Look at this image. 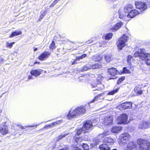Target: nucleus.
I'll return each instance as SVG.
<instances>
[{"mask_svg":"<svg viewBox=\"0 0 150 150\" xmlns=\"http://www.w3.org/2000/svg\"><path fill=\"white\" fill-rule=\"evenodd\" d=\"M134 57H139L142 60H144L148 65L150 66V54L147 52L143 49H142L135 52Z\"/></svg>","mask_w":150,"mask_h":150,"instance_id":"1","label":"nucleus"},{"mask_svg":"<svg viewBox=\"0 0 150 150\" xmlns=\"http://www.w3.org/2000/svg\"><path fill=\"white\" fill-rule=\"evenodd\" d=\"M132 5L126 6L125 8L123 11L122 12L119 11V17L120 18L124 19L125 21L129 20L128 18V12L132 9Z\"/></svg>","mask_w":150,"mask_h":150,"instance_id":"2","label":"nucleus"},{"mask_svg":"<svg viewBox=\"0 0 150 150\" xmlns=\"http://www.w3.org/2000/svg\"><path fill=\"white\" fill-rule=\"evenodd\" d=\"M105 140L107 144H103L100 145L99 148L101 150H110V148L108 146V144L112 145L114 142V140L110 137L106 138Z\"/></svg>","mask_w":150,"mask_h":150,"instance_id":"3","label":"nucleus"},{"mask_svg":"<svg viewBox=\"0 0 150 150\" xmlns=\"http://www.w3.org/2000/svg\"><path fill=\"white\" fill-rule=\"evenodd\" d=\"M128 37L124 34L123 36L120 38L117 42V47L118 49L121 50L126 45L125 42L127 41Z\"/></svg>","mask_w":150,"mask_h":150,"instance_id":"4","label":"nucleus"},{"mask_svg":"<svg viewBox=\"0 0 150 150\" xmlns=\"http://www.w3.org/2000/svg\"><path fill=\"white\" fill-rule=\"evenodd\" d=\"M128 117L126 114H124L121 115L117 118V124H125L128 123Z\"/></svg>","mask_w":150,"mask_h":150,"instance_id":"5","label":"nucleus"},{"mask_svg":"<svg viewBox=\"0 0 150 150\" xmlns=\"http://www.w3.org/2000/svg\"><path fill=\"white\" fill-rule=\"evenodd\" d=\"M137 143L140 146L139 150H148L147 141L146 140L139 139L137 141Z\"/></svg>","mask_w":150,"mask_h":150,"instance_id":"6","label":"nucleus"},{"mask_svg":"<svg viewBox=\"0 0 150 150\" xmlns=\"http://www.w3.org/2000/svg\"><path fill=\"white\" fill-rule=\"evenodd\" d=\"M108 72L112 76L111 77H110V79H116L117 77L116 75L117 74H120V73L114 67L108 69Z\"/></svg>","mask_w":150,"mask_h":150,"instance_id":"7","label":"nucleus"},{"mask_svg":"<svg viewBox=\"0 0 150 150\" xmlns=\"http://www.w3.org/2000/svg\"><path fill=\"white\" fill-rule=\"evenodd\" d=\"M79 116V114L77 111L76 108L75 109L71 108L69 112V114L67 115V118L69 119L76 117Z\"/></svg>","mask_w":150,"mask_h":150,"instance_id":"8","label":"nucleus"},{"mask_svg":"<svg viewBox=\"0 0 150 150\" xmlns=\"http://www.w3.org/2000/svg\"><path fill=\"white\" fill-rule=\"evenodd\" d=\"M132 103L130 102L123 103L117 106V108L119 109H127L132 108Z\"/></svg>","mask_w":150,"mask_h":150,"instance_id":"9","label":"nucleus"},{"mask_svg":"<svg viewBox=\"0 0 150 150\" xmlns=\"http://www.w3.org/2000/svg\"><path fill=\"white\" fill-rule=\"evenodd\" d=\"M135 4L136 8L140 10V12L144 11L147 8V5L143 2H136Z\"/></svg>","mask_w":150,"mask_h":150,"instance_id":"10","label":"nucleus"},{"mask_svg":"<svg viewBox=\"0 0 150 150\" xmlns=\"http://www.w3.org/2000/svg\"><path fill=\"white\" fill-rule=\"evenodd\" d=\"M51 54V52H49L45 51L41 54L39 56L38 58L41 61H44L45 60L48 58Z\"/></svg>","mask_w":150,"mask_h":150,"instance_id":"11","label":"nucleus"},{"mask_svg":"<svg viewBox=\"0 0 150 150\" xmlns=\"http://www.w3.org/2000/svg\"><path fill=\"white\" fill-rule=\"evenodd\" d=\"M139 128L142 129H145L150 127V122L143 121L140 122L139 125Z\"/></svg>","mask_w":150,"mask_h":150,"instance_id":"12","label":"nucleus"},{"mask_svg":"<svg viewBox=\"0 0 150 150\" xmlns=\"http://www.w3.org/2000/svg\"><path fill=\"white\" fill-rule=\"evenodd\" d=\"M130 138V136L128 133L125 132L121 134L120 136L119 139L122 142L123 141L129 140Z\"/></svg>","mask_w":150,"mask_h":150,"instance_id":"13","label":"nucleus"},{"mask_svg":"<svg viewBox=\"0 0 150 150\" xmlns=\"http://www.w3.org/2000/svg\"><path fill=\"white\" fill-rule=\"evenodd\" d=\"M137 144L135 142H130L127 145V150H137Z\"/></svg>","mask_w":150,"mask_h":150,"instance_id":"14","label":"nucleus"},{"mask_svg":"<svg viewBox=\"0 0 150 150\" xmlns=\"http://www.w3.org/2000/svg\"><path fill=\"white\" fill-rule=\"evenodd\" d=\"M123 23L122 22H119L117 23L113 27H110V29L112 30V31L115 32L118 30L122 25Z\"/></svg>","mask_w":150,"mask_h":150,"instance_id":"15","label":"nucleus"},{"mask_svg":"<svg viewBox=\"0 0 150 150\" xmlns=\"http://www.w3.org/2000/svg\"><path fill=\"white\" fill-rule=\"evenodd\" d=\"M129 11V12H128V18H133L138 14L139 13V12L138 11H136L135 10H132Z\"/></svg>","mask_w":150,"mask_h":150,"instance_id":"16","label":"nucleus"},{"mask_svg":"<svg viewBox=\"0 0 150 150\" xmlns=\"http://www.w3.org/2000/svg\"><path fill=\"white\" fill-rule=\"evenodd\" d=\"M42 71V70L40 69H34L31 70L30 73L32 75L37 77L40 74Z\"/></svg>","mask_w":150,"mask_h":150,"instance_id":"17","label":"nucleus"},{"mask_svg":"<svg viewBox=\"0 0 150 150\" xmlns=\"http://www.w3.org/2000/svg\"><path fill=\"white\" fill-rule=\"evenodd\" d=\"M112 116L106 117L103 120L104 125H108L111 124L112 122Z\"/></svg>","mask_w":150,"mask_h":150,"instance_id":"18","label":"nucleus"},{"mask_svg":"<svg viewBox=\"0 0 150 150\" xmlns=\"http://www.w3.org/2000/svg\"><path fill=\"white\" fill-rule=\"evenodd\" d=\"M93 124L92 123L89 121H87L83 125V128L85 130H88L91 129L92 127Z\"/></svg>","mask_w":150,"mask_h":150,"instance_id":"19","label":"nucleus"},{"mask_svg":"<svg viewBox=\"0 0 150 150\" xmlns=\"http://www.w3.org/2000/svg\"><path fill=\"white\" fill-rule=\"evenodd\" d=\"M76 109L79 116L84 114L86 111L85 107L83 106L78 107Z\"/></svg>","mask_w":150,"mask_h":150,"instance_id":"20","label":"nucleus"},{"mask_svg":"<svg viewBox=\"0 0 150 150\" xmlns=\"http://www.w3.org/2000/svg\"><path fill=\"white\" fill-rule=\"evenodd\" d=\"M122 127L120 126H114L111 129L112 132L117 133L120 132L122 130Z\"/></svg>","mask_w":150,"mask_h":150,"instance_id":"21","label":"nucleus"},{"mask_svg":"<svg viewBox=\"0 0 150 150\" xmlns=\"http://www.w3.org/2000/svg\"><path fill=\"white\" fill-rule=\"evenodd\" d=\"M102 56L101 55H96L93 57V61H99L102 59Z\"/></svg>","mask_w":150,"mask_h":150,"instance_id":"22","label":"nucleus"},{"mask_svg":"<svg viewBox=\"0 0 150 150\" xmlns=\"http://www.w3.org/2000/svg\"><path fill=\"white\" fill-rule=\"evenodd\" d=\"M22 32L21 31H14L10 35L9 37L10 38H13L14 36L21 34H22Z\"/></svg>","mask_w":150,"mask_h":150,"instance_id":"23","label":"nucleus"},{"mask_svg":"<svg viewBox=\"0 0 150 150\" xmlns=\"http://www.w3.org/2000/svg\"><path fill=\"white\" fill-rule=\"evenodd\" d=\"M91 69H94L101 68L102 67V65H101L100 63H96L94 64H92L91 65Z\"/></svg>","mask_w":150,"mask_h":150,"instance_id":"24","label":"nucleus"},{"mask_svg":"<svg viewBox=\"0 0 150 150\" xmlns=\"http://www.w3.org/2000/svg\"><path fill=\"white\" fill-rule=\"evenodd\" d=\"M119 89V87H117L115 89L112 90V91L109 92L108 94L107 95H113L115 93H117Z\"/></svg>","mask_w":150,"mask_h":150,"instance_id":"25","label":"nucleus"},{"mask_svg":"<svg viewBox=\"0 0 150 150\" xmlns=\"http://www.w3.org/2000/svg\"><path fill=\"white\" fill-rule=\"evenodd\" d=\"M132 71L127 69L126 67H124L122 71L120 73V74L123 73L129 74L131 73Z\"/></svg>","mask_w":150,"mask_h":150,"instance_id":"26","label":"nucleus"},{"mask_svg":"<svg viewBox=\"0 0 150 150\" xmlns=\"http://www.w3.org/2000/svg\"><path fill=\"white\" fill-rule=\"evenodd\" d=\"M68 134H62L60 135L59 136L56 138V140L57 142H58L60 140L63 139L64 137L66 135Z\"/></svg>","mask_w":150,"mask_h":150,"instance_id":"27","label":"nucleus"},{"mask_svg":"<svg viewBox=\"0 0 150 150\" xmlns=\"http://www.w3.org/2000/svg\"><path fill=\"white\" fill-rule=\"evenodd\" d=\"M105 59L106 61L108 62H110L111 60V55L110 54L105 55Z\"/></svg>","mask_w":150,"mask_h":150,"instance_id":"28","label":"nucleus"},{"mask_svg":"<svg viewBox=\"0 0 150 150\" xmlns=\"http://www.w3.org/2000/svg\"><path fill=\"white\" fill-rule=\"evenodd\" d=\"M15 42H13L11 43H9L8 42H6V46L7 47L11 48L13 46V45L14 44Z\"/></svg>","mask_w":150,"mask_h":150,"instance_id":"29","label":"nucleus"},{"mask_svg":"<svg viewBox=\"0 0 150 150\" xmlns=\"http://www.w3.org/2000/svg\"><path fill=\"white\" fill-rule=\"evenodd\" d=\"M3 134H6L8 133V129L7 127H5L4 128H3V129L1 131Z\"/></svg>","mask_w":150,"mask_h":150,"instance_id":"30","label":"nucleus"},{"mask_svg":"<svg viewBox=\"0 0 150 150\" xmlns=\"http://www.w3.org/2000/svg\"><path fill=\"white\" fill-rule=\"evenodd\" d=\"M89 69H91V65H86L83 67L82 70L86 71Z\"/></svg>","mask_w":150,"mask_h":150,"instance_id":"31","label":"nucleus"},{"mask_svg":"<svg viewBox=\"0 0 150 150\" xmlns=\"http://www.w3.org/2000/svg\"><path fill=\"white\" fill-rule=\"evenodd\" d=\"M98 96H96L94 98L90 101L88 103V105H89L90 103H94L96 102H97L98 101Z\"/></svg>","mask_w":150,"mask_h":150,"instance_id":"32","label":"nucleus"},{"mask_svg":"<svg viewBox=\"0 0 150 150\" xmlns=\"http://www.w3.org/2000/svg\"><path fill=\"white\" fill-rule=\"evenodd\" d=\"M83 128H81L76 130L75 132L76 133V134L78 135H79L81 134L84 131Z\"/></svg>","mask_w":150,"mask_h":150,"instance_id":"33","label":"nucleus"},{"mask_svg":"<svg viewBox=\"0 0 150 150\" xmlns=\"http://www.w3.org/2000/svg\"><path fill=\"white\" fill-rule=\"evenodd\" d=\"M49 48L50 49L52 50V51L53 49L56 48L54 41H52V43L50 44L49 46Z\"/></svg>","mask_w":150,"mask_h":150,"instance_id":"34","label":"nucleus"},{"mask_svg":"<svg viewBox=\"0 0 150 150\" xmlns=\"http://www.w3.org/2000/svg\"><path fill=\"white\" fill-rule=\"evenodd\" d=\"M112 33L107 34L105 37V39H110L112 37Z\"/></svg>","mask_w":150,"mask_h":150,"instance_id":"35","label":"nucleus"},{"mask_svg":"<svg viewBox=\"0 0 150 150\" xmlns=\"http://www.w3.org/2000/svg\"><path fill=\"white\" fill-rule=\"evenodd\" d=\"M102 76L100 75L98 76L96 79L97 81L98 82V83L97 84H102V83L101 81H102Z\"/></svg>","mask_w":150,"mask_h":150,"instance_id":"36","label":"nucleus"},{"mask_svg":"<svg viewBox=\"0 0 150 150\" xmlns=\"http://www.w3.org/2000/svg\"><path fill=\"white\" fill-rule=\"evenodd\" d=\"M61 121L62 120H58L57 121L54 122L52 123L51 125H48V126L50 127H52L54 125H56L57 124H59L60 122H62Z\"/></svg>","mask_w":150,"mask_h":150,"instance_id":"37","label":"nucleus"},{"mask_svg":"<svg viewBox=\"0 0 150 150\" xmlns=\"http://www.w3.org/2000/svg\"><path fill=\"white\" fill-rule=\"evenodd\" d=\"M86 54H83L80 57H76V60H78V61L79 60L81 59H82L83 58L86 57Z\"/></svg>","mask_w":150,"mask_h":150,"instance_id":"38","label":"nucleus"},{"mask_svg":"<svg viewBox=\"0 0 150 150\" xmlns=\"http://www.w3.org/2000/svg\"><path fill=\"white\" fill-rule=\"evenodd\" d=\"M46 12L45 11L41 13V15L39 18V21H40L43 18L44 16L46 14Z\"/></svg>","mask_w":150,"mask_h":150,"instance_id":"39","label":"nucleus"},{"mask_svg":"<svg viewBox=\"0 0 150 150\" xmlns=\"http://www.w3.org/2000/svg\"><path fill=\"white\" fill-rule=\"evenodd\" d=\"M82 147L84 148V150H88V149L89 146L86 144L83 143Z\"/></svg>","mask_w":150,"mask_h":150,"instance_id":"40","label":"nucleus"},{"mask_svg":"<svg viewBox=\"0 0 150 150\" xmlns=\"http://www.w3.org/2000/svg\"><path fill=\"white\" fill-rule=\"evenodd\" d=\"M125 79V77H122L121 78H119V80L117 81V84H119L121 82Z\"/></svg>","mask_w":150,"mask_h":150,"instance_id":"41","label":"nucleus"},{"mask_svg":"<svg viewBox=\"0 0 150 150\" xmlns=\"http://www.w3.org/2000/svg\"><path fill=\"white\" fill-rule=\"evenodd\" d=\"M109 132L108 131H107L104 132L103 134H102L101 135L103 136V137H104V136H105L109 135Z\"/></svg>","mask_w":150,"mask_h":150,"instance_id":"42","label":"nucleus"},{"mask_svg":"<svg viewBox=\"0 0 150 150\" xmlns=\"http://www.w3.org/2000/svg\"><path fill=\"white\" fill-rule=\"evenodd\" d=\"M143 93V91L142 90H141L138 91L137 92V94L138 95H141Z\"/></svg>","mask_w":150,"mask_h":150,"instance_id":"43","label":"nucleus"},{"mask_svg":"<svg viewBox=\"0 0 150 150\" xmlns=\"http://www.w3.org/2000/svg\"><path fill=\"white\" fill-rule=\"evenodd\" d=\"M78 60H76V59L73 62H71V64L74 65L76 63V62Z\"/></svg>","mask_w":150,"mask_h":150,"instance_id":"44","label":"nucleus"},{"mask_svg":"<svg viewBox=\"0 0 150 150\" xmlns=\"http://www.w3.org/2000/svg\"><path fill=\"white\" fill-rule=\"evenodd\" d=\"M147 146H148V150H150V142L148 143V142H147Z\"/></svg>","mask_w":150,"mask_h":150,"instance_id":"45","label":"nucleus"},{"mask_svg":"<svg viewBox=\"0 0 150 150\" xmlns=\"http://www.w3.org/2000/svg\"><path fill=\"white\" fill-rule=\"evenodd\" d=\"M37 126V125H35V126ZM35 126V125H30V126H25V127H34Z\"/></svg>","mask_w":150,"mask_h":150,"instance_id":"46","label":"nucleus"},{"mask_svg":"<svg viewBox=\"0 0 150 150\" xmlns=\"http://www.w3.org/2000/svg\"><path fill=\"white\" fill-rule=\"evenodd\" d=\"M55 5V4H54V3H53L52 2V3L50 5V7H53Z\"/></svg>","mask_w":150,"mask_h":150,"instance_id":"47","label":"nucleus"},{"mask_svg":"<svg viewBox=\"0 0 150 150\" xmlns=\"http://www.w3.org/2000/svg\"><path fill=\"white\" fill-rule=\"evenodd\" d=\"M55 5V4H54V3H53L52 2V3L50 5V7H53Z\"/></svg>","mask_w":150,"mask_h":150,"instance_id":"48","label":"nucleus"},{"mask_svg":"<svg viewBox=\"0 0 150 150\" xmlns=\"http://www.w3.org/2000/svg\"><path fill=\"white\" fill-rule=\"evenodd\" d=\"M17 126H19L20 127V128H21V129H24L23 127L21 125H17Z\"/></svg>","mask_w":150,"mask_h":150,"instance_id":"49","label":"nucleus"},{"mask_svg":"<svg viewBox=\"0 0 150 150\" xmlns=\"http://www.w3.org/2000/svg\"><path fill=\"white\" fill-rule=\"evenodd\" d=\"M37 50H38L37 48L34 47H33V50L34 52H35L36 51H37Z\"/></svg>","mask_w":150,"mask_h":150,"instance_id":"50","label":"nucleus"},{"mask_svg":"<svg viewBox=\"0 0 150 150\" xmlns=\"http://www.w3.org/2000/svg\"><path fill=\"white\" fill-rule=\"evenodd\" d=\"M3 129V127L1 126H0V132L2 131V130Z\"/></svg>","mask_w":150,"mask_h":150,"instance_id":"51","label":"nucleus"},{"mask_svg":"<svg viewBox=\"0 0 150 150\" xmlns=\"http://www.w3.org/2000/svg\"><path fill=\"white\" fill-rule=\"evenodd\" d=\"M32 76H28V79H32Z\"/></svg>","mask_w":150,"mask_h":150,"instance_id":"52","label":"nucleus"},{"mask_svg":"<svg viewBox=\"0 0 150 150\" xmlns=\"http://www.w3.org/2000/svg\"><path fill=\"white\" fill-rule=\"evenodd\" d=\"M138 88V87H137V86L134 89H135V91H137L138 89H137V88Z\"/></svg>","mask_w":150,"mask_h":150,"instance_id":"53","label":"nucleus"},{"mask_svg":"<svg viewBox=\"0 0 150 150\" xmlns=\"http://www.w3.org/2000/svg\"><path fill=\"white\" fill-rule=\"evenodd\" d=\"M92 86V88H93L94 87H96V85H94V86L93 85H91Z\"/></svg>","mask_w":150,"mask_h":150,"instance_id":"54","label":"nucleus"},{"mask_svg":"<svg viewBox=\"0 0 150 150\" xmlns=\"http://www.w3.org/2000/svg\"><path fill=\"white\" fill-rule=\"evenodd\" d=\"M39 62H34V64H38V63H39Z\"/></svg>","mask_w":150,"mask_h":150,"instance_id":"55","label":"nucleus"},{"mask_svg":"<svg viewBox=\"0 0 150 150\" xmlns=\"http://www.w3.org/2000/svg\"><path fill=\"white\" fill-rule=\"evenodd\" d=\"M54 1L55 2H56L57 3L58 1H57V0H54Z\"/></svg>","mask_w":150,"mask_h":150,"instance_id":"56","label":"nucleus"},{"mask_svg":"<svg viewBox=\"0 0 150 150\" xmlns=\"http://www.w3.org/2000/svg\"><path fill=\"white\" fill-rule=\"evenodd\" d=\"M54 1L55 2H56L57 3L58 1H57V0H54Z\"/></svg>","mask_w":150,"mask_h":150,"instance_id":"57","label":"nucleus"},{"mask_svg":"<svg viewBox=\"0 0 150 150\" xmlns=\"http://www.w3.org/2000/svg\"><path fill=\"white\" fill-rule=\"evenodd\" d=\"M54 1L55 2H56L57 3L58 1H57V0H54Z\"/></svg>","mask_w":150,"mask_h":150,"instance_id":"58","label":"nucleus"},{"mask_svg":"<svg viewBox=\"0 0 150 150\" xmlns=\"http://www.w3.org/2000/svg\"><path fill=\"white\" fill-rule=\"evenodd\" d=\"M87 76V75H84L82 77L83 78H85Z\"/></svg>","mask_w":150,"mask_h":150,"instance_id":"59","label":"nucleus"},{"mask_svg":"<svg viewBox=\"0 0 150 150\" xmlns=\"http://www.w3.org/2000/svg\"><path fill=\"white\" fill-rule=\"evenodd\" d=\"M53 3H54L55 5L57 4L56 2H55L54 1Z\"/></svg>","mask_w":150,"mask_h":150,"instance_id":"60","label":"nucleus"},{"mask_svg":"<svg viewBox=\"0 0 150 150\" xmlns=\"http://www.w3.org/2000/svg\"><path fill=\"white\" fill-rule=\"evenodd\" d=\"M112 150H117V149H113Z\"/></svg>","mask_w":150,"mask_h":150,"instance_id":"61","label":"nucleus"},{"mask_svg":"<svg viewBox=\"0 0 150 150\" xmlns=\"http://www.w3.org/2000/svg\"><path fill=\"white\" fill-rule=\"evenodd\" d=\"M64 150V149H62L61 150Z\"/></svg>","mask_w":150,"mask_h":150,"instance_id":"62","label":"nucleus"},{"mask_svg":"<svg viewBox=\"0 0 150 150\" xmlns=\"http://www.w3.org/2000/svg\"><path fill=\"white\" fill-rule=\"evenodd\" d=\"M95 90H93V91H95Z\"/></svg>","mask_w":150,"mask_h":150,"instance_id":"63","label":"nucleus"},{"mask_svg":"<svg viewBox=\"0 0 150 150\" xmlns=\"http://www.w3.org/2000/svg\"><path fill=\"white\" fill-rule=\"evenodd\" d=\"M85 132H86L85 131H84V132H83V133H85Z\"/></svg>","mask_w":150,"mask_h":150,"instance_id":"64","label":"nucleus"}]
</instances>
